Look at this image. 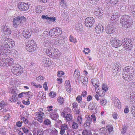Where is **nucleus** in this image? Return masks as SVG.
<instances>
[{"mask_svg": "<svg viewBox=\"0 0 135 135\" xmlns=\"http://www.w3.org/2000/svg\"><path fill=\"white\" fill-rule=\"evenodd\" d=\"M54 51V49L51 47H49L46 50V51L47 55L50 57H51L52 55V51Z\"/></svg>", "mask_w": 135, "mask_h": 135, "instance_id": "obj_19", "label": "nucleus"}, {"mask_svg": "<svg viewBox=\"0 0 135 135\" xmlns=\"http://www.w3.org/2000/svg\"><path fill=\"white\" fill-rule=\"evenodd\" d=\"M104 30L103 26L99 24L95 27V31L98 34L102 32Z\"/></svg>", "mask_w": 135, "mask_h": 135, "instance_id": "obj_15", "label": "nucleus"}, {"mask_svg": "<svg viewBox=\"0 0 135 135\" xmlns=\"http://www.w3.org/2000/svg\"><path fill=\"white\" fill-rule=\"evenodd\" d=\"M0 42L2 43V45H1V46L2 47L3 49H4V51L5 50H7L8 48V45H7L6 43H4V42H2L1 41V39H0Z\"/></svg>", "mask_w": 135, "mask_h": 135, "instance_id": "obj_32", "label": "nucleus"}, {"mask_svg": "<svg viewBox=\"0 0 135 135\" xmlns=\"http://www.w3.org/2000/svg\"><path fill=\"white\" fill-rule=\"evenodd\" d=\"M57 73V76L59 77L62 76L64 74V73L62 71H58Z\"/></svg>", "mask_w": 135, "mask_h": 135, "instance_id": "obj_48", "label": "nucleus"}, {"mask_svg": "<svg viewBox=\"0 0 135 135\" xmlns=\"http://www.w3.org/2000/svg\"><path fill=\"white\" fill-rule=\"evenodd\" d=\"M59 7L60 8L64 9L66 8L68 4L66 1V0H59Z\"/></svg>", "mask_w": 135, "mask_h": 135, "instance_id": "obj_13", "label": "nucleus"}, {"mask_svg": "<svg viewBox=\"0 0 135 135\" xmlns=\"http://www.w3.org/2000/svg\"><path fill=\"white\" fill-rule=\"evenodd\" d=\"M22 129L23 132L25 133H27L29 132V130L28 129L25 127H23Z\"/></svg>", "mask_w": 135, "mask_h": 135, "instance_id": "obj_60", "label": "nucleus"}, {"mask_svg": "<svg viewBox=\"0 0 135 135\" xmlns=\"http://www.w3.org/2000/svg\"><path fill=\"white\" fill-rule=\"evenodd\" d=\"M80 76V74L79 71L78 70H75L74 74V76L75 78L79 77Z\"/></svg>", "mask_w": 135, "mask_h": 135, "instance_id": "obj_29", "label": "nucleus"}, {"mask_svg": "<svg viewBox=\"0 0 135 135\" xmlns=\"http://www.w3.org/2000/svg\"><path fill=\"white\" fill-rule=\"evenodd\" d=\"M35 41L33 40H29L26 44V46H32L33 47L36 46V45L35 43Z\"/></svg>", "mask_w": 135, "mask_h": 135, "instance_id": "obj_23", "label": "nucleus"}, {"mask_svg": "<svg viewBox=\"0 0 135 135\" xmlns=\"http://www.w3.org/2000/svg\"><path fill=\"white\" fill-rule=\"evenodd\" d=\"M125 69L126 72L128 74L132 73L134 72V69L131 66H127L125 68Z\"/></svg>", "mask_w": 135, "mask_h": 135, "instance_id": "obj_18", "label": "nucleus"}, {"mask_svg": "<svg viewBox=\"0 0 135 135\" xmlns=\"http://www.w3.org/2000/svg\"><path fill=\"white\" fill-rule=\"evenodd\" d=\"M85 26L87 27H90L92 26L94 22L93 17H87L85 20Z\"/></svg>", "mask_w": 135, "mask_h": 135, "instance_id": "obj_8", "label": "nucleus"}, {"mask_svg": "<svg viewBox=\"0 0 135 135\" xmlns=\"http://www.w3.org/2000/svg\"><path fill=\"white\" fill-rule=\"evenodd\" d=\"M94 15L95 16L98 17H100L101 16L102 13H100V12H94Z\"/></svg>", "mask_w": 135, "mask_h": 135, "instance_id": "obj_54", "label": "nucleus"}, {"mask_svg": "<svg viewBox=\"0 0 135 135\" xmlns=\"http://www.w3.org/2000/svg\"><path fill=\"white\" fill-rule=\"evenodd\" d=\"M37 80L38 81H40L41 80H43L44 79V77L41 76H40L36 78Z\"/></svg>", "mask_w": 135, "mask_h": 135, "instance_id": "obj_56", "label": "nucleus"}, {"mask_svg": "<svg viewBox=\"0 0 135 135\" xmlns=\"http://www.w3.org/2000/svg\"><path fill=\"white\" fill-rule=\"evenodd\" d=\"M102 89L104 90L105 92H106V91L108 90V88L107 87V86H106L105 84H103L102 86Z\"/></svg>", "mask_w": 135, "mask_h": 135, "instance_id": "obj_52", "label": "nucleus"}, {"mask_svg": "<svg viewBox=\"0 0 135 135\" xmlns=\"http://www.w3.org/2000/svg\"><path fill=\"white\" fill-rule=\"evenodd\" d=\"M66 91L69 93L70 92L71 90V85H65Z\"/></svg>", "mask_w": 135, "mask_h": 135, "instance_id": "obj_47", "label": "nucleus"}, {"mask_svg": "<svg viewBox=\"0 0 135 135\" xmlns=\"http://www.w3.org/2000/svg\"><path fill=\"white\" fill-rule=\"evenodd\" d=\"M115 68L114 69V71H115L116 73H118L120 71V66L118 65L117 64L115 65Z\"/></svg>", "mask_w": 135, "mask_h": 135, "instance_id": "obj_37", "label": "nucleus"}, {"mask_svg": "<svg viewBox=\"0 0 135 135\" xmlns=\"http://www.w3.org/2000/svg\"><path fill=\"white\" fill-rule=\"evenodd\" d=\"M83 25L81 23H78L76 25L75 29L78 32H80L83 30Z\"/></svg>", "mask_w": 135, "mask_h": 135, "instance_id": "obj_21", "label": "nucleus"}, {"mask_svg": "<svg viewBox=\"0 0 135 135\" xmlns=\"http://www.w3.org/2000/svg\"><path fill=\"white\" fill-rule=\"evenodd\" d=\"M36 118L37 119V120L40 123H41L43 122V117H37Z\"/></svg>", "mask_w": 135, "mask_h": 135, "instance_id": "obj_57", "label": "nucleus"}, {"mask_svg": "<svg viewBox=\"0 0 135 135\" xmlns=\"http://www.w3.org/2000/svg\"><path fill=\"white\" fill-rule=\"evenodd\" d=\"M80 80L84 84H86L88 83V78L86 77H81Z\"/></svg>", "mask_w": 135, "mask_h": 135, "instance_id": "obj_31", "label": "nucleus"}, {"mask_svg": "<svg viewBox=\"0 0 135 135\" xmlns=\"http://www.w3.org/2000/svg\"><path fill=\"white\" fill-rule=\"evenodd\" d=\"M106 128L108 129V131L109 133H110L113 130V127L111 125H108L106 126Z\"/></svg>", "mask_w": 135, "mask_h": 135, "instance_id": "obj_39", "label": "nucleus"}, {"mask_svg": "<svg viewBox=\"0 0 135 135\" xmlns=\"http://www.w3.org/2000/svg\"><path fill=\"white\" fill-rule=\"evenodd\" d=\"M6 29L4 31V33L2 34H2L4 35L5 36V35H10L11 33V31L10 28H7V27H6Z\"/></svg>", "mask_w": 135, "mask_h": 135, "instance_id": "obj_27", "label": "nucleus"}, {"mask_svg": "<svg viewBox=\"0 0 135 135\" xmlns=\"http://www.w3.org/2000/svg\"><path fill=\"white\" fill-rule=\"evenodd\" d=\"M11 71L12 73L17 76L20 75L23 71V68L20 65L18 66L17 65L15 67L12 68Z\"/></svg>", "mask_w": 135, "mask_h": 135, "instance_id": "obj_5", "label": "nucleus"}, {"mask_svg": "<svg viewBox=\"0 0 135 135\" xmlns=\"http://www.w3.org/2000/svg\"><path fill=\"white\" fill-rule=\"evenodd\" d=\"M51 133L53 134H56L57 133V131L55 128L52 129L51 132Z\"/></svg>", "mask_w": 135, "mask_h": 135, "instance_id": "obj_51", "label": "nucleus"}, {"mask_svg": "<svg viewBox=\"0 0 135 135\" xmlns=\"http://www.w3.org/2000/svg\"><path fill=\"white\" fill-rule=\"evenodd\" d=\"M1 39L2 42L6 43V44L8 46L9 49L13 47L15 45V42L12 41L11 39L8 38L7 37H6L4 34L1 35Z\"/></svg>", "mask_w": 135, "mask_h": 135, "instance_id": "obj_4", "label": "nucleus"}, {"mask_svg": "<svg viewBox=\"0 0 135 135\" xmlns=\"http://www.w3.org/2000/svg\"><path fill=\"white\" fill-rule=\"evenodd\" d=\"M37 114L38 115V117H43V116H44V113L43 112H37Z\"/></svg>", "mask_w": 135, "mask_h": 135, "instance_id": "obj_58", "label": "nucleus"}, {"mask_svg": "<svg viewBox=\"0 0 135 135\" xmlns=\"http://www.w3.org/2000/svg\"><path fill=\"white\" fill-rule=\"evenodd\" d=\"M56 93L53 91H51L49 93V96L51 97L52 98L55 97L56 96Z\"/></svg>", "mask_w": 135, "mask_h": 135, "instance_id": "obj_42", "label": "nucleus"}, {"mask_svg": "<svg viewBox=\"0 0 135 135\" xmlns=\"http://www.w3.org/2000/svg\"><path fill=\"white\" fill-rule=\"evenodd\" d=\"M122 46L126 51H130L132 47V42L131 40L127 38L122 40Z\"/></svg>", "mask_w": 135, "mask_h": 135, "instance_id": "obj_3", "label": "nucleus"}, {"mask_svg": "<svg viewBox=\"0 0 135 135\" xmlns=\"http://www.w3.org/2000/svg\"><path fill=\"white\" fill-rule=\"evenodd\" d=\"M72 126L73 129H76L78 128V125L76 122H74L73 123Z\"/></svg>", "mask_w": 135, "mask_h": 135, "instance_id": "obj_45", "label": "nucleus"}, {"mask_svg": "<svg viewBox=\"0 0 135 135\" xmlns=\"http://www.w3.org/2000/svg\"><path fill=\"white\" fill-rule=\"evenodd\" d=\"M111 44L112 46L115 48H117L122 45V41L120 42L117 38H112L111 39Z\"/></svg>", "mask_w": 135, "mask_h": 135, "instance_id": "obj_6", "label": "nucleus"}, {"mask_svg": "<svg viewBox=\"0 0 135 135\" xmlns=\"http://www.w3.org/2000/svg\"><path fill=\"white\" fill-rule=\"evenodd\" d=\"M6 105V104L5 103L4 101H2L0 103V106L2 107H3L4 105Z\"/></svg>", "mask_w": 135, "mask_h": 135, "instance_id": "obj_62", "label": "nucleus"}, {"mask_svg": "<svg viewBox=\"0 0 135 135\" xmlns=\"http://www.w3.org/2000/svg\"><path fill=\"white\" fill-rule=\"evenodd\" d=\"M10 50H9V49L7 50H5L4 52H3V55L8 54L10 53Z\"/></svg>", "mask_w": 135, "mask_h": 135, "instance_id": "obj_64", "label": "nucleus"}, {"mask_svg": "<svg viewBox=\"0 0 135 135\" xmlns=\"http://www.w3.org/2000/svg\"><path fill=\"white\" fill-rule=\"evenodd\" d=\"M31 35V33L28 31H23V36L24 37L27 38L30 37Z\"/></svg>", "mask_w": 135, "mask_h": 135, "instance_id": "obj_24", "label": "nucleus"}, {"mask_svg": "<svg viewBox=\"0 0 135 135\" xmlns=\"http://www.w3.org/2000/svg\"><path fill=\"white\" fill-rule=\"evenodd\" d=\"M17 6L18 8L21 11H26L28 8V5L24 2H19Z\"/></svg>", "mask_w": 135, "mask_h": 135, "instance_id": "obj_9", "label": "nucleus"}, {"mask_svg": "<svg viewBox=\"0 0 135 135\" xmlns=\"http://www.w3.org/2000/svg\"><path fill=\"white\" fill-rule=\"evenodd\" d=\"M36 47L35 46H26V49L27 50L30 52H33L36 50Z\"/></svg>", "mask_w": 135, "mask_h": 135, "instance_id": "obj_26", "label": "nucleus"}, {"mask_svg": "<svg viewBox=\"0 0 135 135\" xmlns=\"http://www.w3.org/2000/svg\"><path fill=\"white\" fill-rule=\"evenodd\" d=\"M44 122L45 124L47 125H49L51 123V122L48 119H46L44 120Z\"/></svg>", "mask_w": 135, "mask_h": 135, "instance_id": "obj_41", "label": "nucleus"}, {"mask_svg": "<svg viewBox=\"0 0 135 135\" xmlns=\"http://www.w3.org/2000/svg\"><path fill=\"white\" fill-rule=\"evenodd\" d=\"M58 50L57 49H54V53L53 54V55L52 54V55L51 56V58L53 59L57 58L58 56Z\"/></svg>", "mask_w": 135, "mask_h": 135, "instance_id": "obj_22", "label": "nucleus"}, {"mask_svg": "<svg viewBox=\"0 0 135 135\" xmlns=\"http://www.w3.org/2000/svg\"><path fill=\"white\" fill-rule=\"evenodd\" d=\"M82 120V118L81 117L79 116H78L77 120L78 123L80 124H81Z\"/></svg>", "mask_w": 135, "mask_h": 135, "instance_id": "obj_59", "label": "nucleus"}, {"mask_svg": "<svg viewBox=\"0 0 135 135\" xmlns=\"http://www.w3.org/2000/svg\"><path fill=\"white\" fill-rule=\"evenodd\" d=\"M99 12L100 13H102L103 12V10L101 9V7H98L95 8V12Z\"/></svg>", "mask_w": 135, "mask_h": 135, "instance_id": "obj_46", "label": "nucleus"}, {"mask_svg": "<svg viewBox=\"0 0 135 135\" xmlns=\"http://www.w3.org/2000/svg\"><path fill=\"white\" fill-rule=\"evenodd\" d=\"M130 96L129 97H130L131 99L133 98V99H135V92L132 91V92H131V93L130 94Z\"/></svg>", "mask_w": 135, "mask_h": 135, "instance_id": "obj_44", "label": "nucleus"}, {"mask_svg": "<svg viewBox=\"0 0 135 135\" xmlns=\"http://www.w3.org/2000/svg\"><path fill=\"white\" fill-rule=\"evenodd\" d=\"M42 18L46 19L49 22H54L55 20V17H41Z\"/></svg>", "mask_w": 135, "mask_h": 135, "instance_id": "obj_30", "label": "nucleus"}, {"mask_svg": "<svg viewBox=\"0 0 135 135\" xmlns=\"http://www.w3.org/2000/svg\"><path fill=\"white\" fill-rule=\"evenodd\" d=\"M21 119L23 121L24 123L25 124L28 123V120L26 118L23 117H21Z\"/></svg>", "mask_w": 135, "mask_h": 135, "instance_id": "obj_49", "label": "nucleus"}, {"mask_svg": "<svg viewBox=\"0 0 135 135\" xmlns=\"http://www.w3.org/2000/svg\"><path fill=\"white\" fill-rule=\"evenodd\" d=\"M42 63L43 64H46V66H49V59L44 57H42L41 59Z\"/></svg>", "mask_w": 135, "mask_h": 135, "instance_id": "obj_20", "label": "nucleus"}, {"mask_svg": "<svg viewBox=\"0 0 135 135\" xmlns=\"http://www.w3.org/2000/svg\"><path fill=\"white\" fill-rule=\"evenodd\" d=\"M57 41L58 43L60 45H62L64 43V40L61 37L58 38Z\"/></svg>", "mask_w": 135, "mask_h": 135, "instance_id": "obj_33", "label": "nucleus"}, {"mask_svg": "<svg viewBox=\"0 0 135 135\" xmlns=\"http://www.w3.org/2000/svg\"><path fill=\"white\" fill-rule=\"evenodd\" d=\"M56 33L55 28H54L51 29L49 32L47 31L44 32L43 35L44 36L45 35H46V36L47 37V36L46 35L48 36V34H49V35L51 37H53V36L57 35Z\"/></svg>", "mask_w": 135, "mask_h": 135, "instance_id": "obj_10", "label": "nucleus"}, {"mask_svg": "<svg viewBox=\"0 0 135 135\" xmlns=\"http://www.w3.org/2000/svg\"><path fill=\"white\" fill-rule=\"evenodd\" d=\"M57 34V35H60L62 33V31L61 29L59 27H57L55 28Z\"/></svg>", "mask_w": 135, "mask_h": 135, "instance_id": "obj_38", "label": "nucleus"}, {"mask_svg": "<svg viewBox=\"0 0 135 135\" xmlns=\"http://www.w3.org/2000/svg\"><path fill=\"white\" fill-rule=\"evenodd\" d=\"M47 85V83L45 82L44 83L43 85V87L44 88L45 90H47L48 89Z\"/></svg>", "mask_w": 135, "mask_h": 135, "instance_id": "obj_63", "label": "nucleus"}, {"mask_svg": "<svg viewBox=\"0 0 135 135\" xmlns=\"http://www.w3.org/2000/svg\"><path fill=\"white\" fill-rule=\"evenodd\" d=\"M120 21L123 27L126 29H130L132 25V21L127 19L126 17H121Z\"/></svg>", "mask_w": 135, "mask_h": 135, "instance_id": "obj_2", "label": "nucleus"}, {"mask_svg": "<svg viewBox=\"0 0 135 135\" xmlns=\"http://www.w3.org/2000/svg\"><path fill=\"white\" fill-rule=\"evenodd\" d=\"M4 49H3L1 46L0 45V56L3 55Z\"/></svg>", "mask_w": 135, "mask_h": 135, "instance_id": "obj_55", "label": "nucleus"}, {"mask_svg": "<svg viewBox=\"0 0 135 135\" xmlns=\"http://www.w3.org/2000/svg\"><path fill=\"white\" fill-rule=\"evenodd\" d=\"M61 115L64 118H66L69 121L72 119V117L71 115L68 114L67 112L64 110L61 113Z\"/></svg>", "mask_w": 135, "mask_h": 135, "instance_id": "obj_14", "label": "nucleus"}, {"mask_svg": "<svg viewBox=\"0 0 135 135\" xmlns=\"http://www.w3.org/2000/svg\"><path fill=\"white\" fill-rule=\"evenodd\" d=\"M131 113L132 114L134 117H135V104H134L131 107Z\"/></svg>", "mask_w": 135, "mask_h": 135, "instance_id": "obj_34", "label": "nucleus"}, {"mask_svg": "<svg viewBox=\"0 0 135 135\" xmlns=\"http://www.w3.org/2000/svg\"><path fill=\"white\" fill-rule=\"evenodd\" d=\"M70 41L72 42H73L74 43H75L76 42V39L75 38L73 37L71 35L70 36L69 38Z\"/></svg>", "mask_w": 135, "mask_h": 135, "instance_id": "obj_43", "label": "nucleus"}, {"mask_svg": "<svg viewBox=\"0 0 135 135\" xmlns=\"http://www.w3.org/2000/svg\"><path fill=\"white\" fill-rule=\"evenodd\" d=\"M61 13V16L66 17L68 15V13L65 11H62Z\"/></svg>", "mask_w": 135, "mask_h": 135, "instance_id": "obj_50", "label": "nucleus"}, {"mask_svg": "<svg viewBox=\"0 0 135 135\" xmlns=\"http://www.w3.org/2000/svg\"><path fill=\"white\" fill-rule=\"evenodd\" d=\"M113 16L117 17H120L121 16H120V14L119 13L117 12L115 13H113Z\"/></svg>", "mask_w": 135, "mask_h": 135, "instance_id": "obj_61", "label": "nucleus"}, {"mask_svg": "<svg viewBox=\"0 0 135 135\" xmlns=\"http://www.w3.org/2000/svg\"><path fill=\"white\" fill-rule=\"evenodd\" d=\"M119 0H110L109 2L112 5H114L118 3Z\"/></svg>", "mask_w": 135, "mask_h": 135, "instance_id": "obj_40", "label": "nucleus"}, {"mask_svg": "<svg viewBox=\"0 0 135 135\" xmlns=\"http://www.w3.org/2000/svg\"><path fill=\"white\" fill-rule=\"evenodd\" d=\"M57 100L59 104H62L64 103V99L62 97H59L57 99Z\"/></svg>", "mask_w": 135, "mask_h": 135, "instance_id": "obj_36", "label": "nucleus"}, {"mask_svg": "<svg viewBox=\"0 0 135 135\" xmlns=\"http://www.w3.org/2000/svg\"><path fill=\"white\" fill-rule=\"evenodd\" d=\"M106 31L107 33L111 34L114 31V28L111 25H109L106 28Z\"/></svg>", "mask_w": 135, "mask_h": 135, "instance_id": "obj_17", "label": "nucleus"}, {"mask_svg": "<svg viewBox=\"0 0 135 135\" xmlns=\"http://www.w3.org/2000/svg\"><path fill=\"white\" fill-rule=\"evenodd\" d=\"M128 9L129 11L132 12L131 14L132 16L135 17V4H132L131 5L129 6Z\"/></svg>", "mask_w": 135, "mask_h": 135, "instance_id": "obj_16", "label": "nucleus"}, {"mask_svg": "<svg viewBox=\"0 0 135 135\" xmlns=\"http://www.w3.org/2000/svg\"><path fill=\"white\" fill-rule=\"evenodd\" d=\"M15 90L14 89L12 90L11 91V93L14 94L10 97L8 100L9 101H10V102H12V101L15 102L17 99V94L15 93Z\"/></svg>", "mask_w": 135, "mask_h": 135, "instance_id": "obj_11", "label": "nucleus"}, {"mask_svg": "<svg viewBox=\"0 0 135 135\" xmlns=\"http://www.w3.org/2000/svg\"><path fill=\"white\" fill-rule=\"evenodd\" d=\"M50 117L53 120H56L59 117V115L56 110H54L52 112H50Z\"/></svg>", "mask_w": 135, "mask_h": 135, "instance_id": "obj_12", "label": "nucleus"}, {"mask_svg": "<svg viewBox=\"0 0 135 135\" xmlns=\"http://www.w3.org/2000/svg\"><path fill=\"white\" fill-rule=\"evenodd\" d=\"M26 17H15L13 19L12 23L13 27L16 28L18 25L21 23L23 19H26Z\"/></svg>", "mask_w": 135, "mask_h": 135, "instance_id": "obj_7", "label": "nucleus"}, {"mask_svg": "<svg viewBox=\"0 0 135 135\" xmlns=\"http://www.w3.org/2000/svg\"><path fill=\"white\" fill-rule=\"evenodd\" d=\"M82 99L81 96L78 95L76 98V100L79 103L81 102Z\"/></svg>", "mask_w": 135, "mask_h": 135, "instance_id": "obj_53", "label": "nucleus"}, {"mask_svg": "<svg viewBox=\"0 0 135 135\" xmlns=\"http://www.w3.org/2000/svg\"><path fill=\"white\" fill-rule=\"evenodd\" d=\"M13 59L9 57L2 58L0 59V66H1L8 67V66H12V68L15 67L17 65L16 64H14Z\"/></svg>", "mask_w": 135, "mask_h": 135, "instance_id": "obj_1", "label": "nucleus"}, {"mask_svg": "<svg viewBox=\"0 0 135 135\" xmlns=\"http://www.w3.org/2000/svg\"><path fill=\"white\" fill-rule=\"evenodd\" d=\"M120 103V102L119 100L118 99L116 100L114 102V105L115 107L118 109H120L121 107Z\"/></svg>", "mask_w": 135, "mask_h": 135, "instance_id": "obj_25", "label": "nucleus"}, {"mask_svg": "<svg viewBox=\"0 0 135 135\" xmlns=\"http://www.w3.org/2000/svg\"><path fill=\"white\" fill-rule=\"evenodd\" d=\"M44 131H44L42 129H38L37 130V135H43Z\"/></svg>", "mask_w": 135, "mask_h": 135, "instance_id": "obj_35", "label": "nucleus"}, {"mask_svg": "<svg viewBox=\"0 0 135 135\" xmlns=\"http://www.w3.org/2000/svg\"><path fill=\"white\" fill-rule=\"evenodd\" d=\"M97 107H96L94 103L93 102H90L89 104L88 108L89 110H92L94 109V108H97Z\"/></svg>", "mask_w": 135, "mask_h": 135, "instance_id": "obj_28", "label": "nucleus"}]
</instances>
